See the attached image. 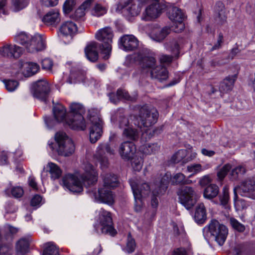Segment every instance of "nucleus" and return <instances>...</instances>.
Wrapping results in <instances>:
<instances>
[{
  "instance_id": "1",
  "label": "nucleus",
  "mask_w": 255,
  "mask_h": 255,
  "mask_svg": "<svg viewBox=\"0 0 255 255\" xmlns=\"http://www.w3.org/2000/svg\"><path fill=\"white\" fill-rule=\"evenodd\" d=\"M85 173L78 178L72 174H66L62 179V185L69 191L80 193L83 190V185L86 187L95 184L98 180V173L94 166L89 163L85 164Z\"/></svg>"
},
{
  "instance_id": "2",
  "label": "nucleus",
  "mask_w": 255,
  "mask_h": 255,
  "mask_svg": "<svg viewBox=\"0 0 255 255\" xmlns=\"http://www.w3.org/2000/svg\"><path fill=\"white\" fill-rule=\"evenodd\" d=\"M55 142H48L51 149L59 155L67 157L75 151V145L72 140L64 132L59 131L55 135Z\"/></svg>"
},
{
  "instance_id": "3",
  "label": "nucleus",
  "mask_w": 255,
  "mask_h": 255,
  "mask_svg": "<svg viewBox=\"0 0 255 255\" xmlns=\"http://www.w3.org/2000/svg\"><path fill=\"white\" fill-rule=\"evenodd\" d=\"M71 119L67 121L68 126L73 129L84 130L85 128V122L83 115L85 113V108L79 103H72L70 105Z\"/></svg>"
},
{
  "instance_id": "4",
  "label": "nucleus",
  "mask_w": 255,
  "mask_h": 255,
  "mask_svg": "<svg viewBox=\"0 0 255 255\" xmlns=\"http://www.w3.org/2000/svg\"><path fill=\"white\" fill-rule=\"evenodd\" d=\"M130 184L135 200L134 211L136 212H140L144 206L143 199L148 196L150 192V187L145 182L138 183L134 181H130Z\"/></svg>"
},
{
  "instance_id": "5",
  "label": "nucleus",
  "mask_w": 255,
  "mask_h": 255,
  "mask_svg": "<svg viewBox=\"0 0 255 255\" xmlns=\"http://www.w3.org/2000/svg\"><path fill=\"white\" fill-rule=\"evenodd\" d=\"M113 37V31L109 26L99 29L95 34L96 39L102 42L101 44L102 47L101 53L105 55L103 57L104 59H108L110 57Z\"/></svg>"
},
{
  "instance_id": "6",
  "label": "nucleus",
  "mask_w": 255,
  "mask_h": 255,
  "mask_svg": "<svg viewBox=\"0 0 255 255\" xmlns=\"http://www.w3.org/2000/svg\"><path fill=\"white\" fill-rule=\"evenodd\" d=\"M88 118L92 124L90 129V140L91 143H94L102 136L103 123L97 110L91 109L89 110Z\"/></svg>"
},
{
  "instance_id": "7",
  "label": "nucleus",
  "mask_w": 255,
  "mask_h": 255,
  "mask_svg": "<svg viewBox=\"0 0 255 255\" xmlns=\"http://www.w3.org/2000/svg\"><path fill=\"white\" fill-rule=\"evenodd\" d=\"M99 225L95 226V229L98 233L109 234L115 236L117 234L113 227V224L111 213L101 209L99 211Z\"/></svg>"
},
{
  "instance_id": "8",
  "label": "nucleus",
  "mask_w": 255,
  "mask_h": 255,
  "mask_svg": "<svg viewBox=\"0 0 255 255\" xmlns=\"http://www.w3.org/2000/svg\"><path fill=\"white\" fill-rule=\"evenodd\" d=\"M204 230L210 234V237L220 246L224 244L228 234V228L216 220H212L208 226L204 228Z\"/></svg>"
},
{
  "instance_id": "9",
  "label": "nucleus",
  "mask_w": 255,
  "mask_h": 255,
  "mask_svg": "<svg viewBox=\"0 0 255 255\" xmlns=\"http://www.w3.org/2000/svg\"><path fill=\"white\" fill-rule=\"evenodd\" d=\"M158 116L156 109L145 105L139 109L138 116L141 126L148 128L157 122Z\"/></svg>"
},
{
  "instance_id": "10",
  "label": "nucleus",
  "mask_w": 255,
  "mask_h": 255,
  "mask_svg": "<svg viewBox=\"0 0 255 255\" xmlns=\"http://www.w3.org/2000/svg\"><path fill=\"white\" fill-rule=\"evenodd\" d=\"M165 7L163 0H155L145 8L141 19L146 21L155 20L161 15Z\"/></svg>"
},
{
  "instance_id": "11",
  "label": "nucleus",
  "mask_w": 255,
  "mask_h": 255,
  "mask_svg": "<svg viewBox=\"0 0 255 255\" xmlns=\"http://www.w3.org/2000/svg\"><path fill=\"white\" fill-rule=\"evenodd\" d=\"M177 194L181 204L188 210L191 209L197 202L196 193L191 187H182Z\"/></svg>"
},
{
  "instance_id": "12",
  "label": "nucleus",
  "mask_w": 255,
  "mask_h": 255,
  "mask_svg": "<svg viewBox=\"0 0 255 255\" xmlns=\"http://www.w3.org/2000/svg\"><path fill=\"white\" fill-rule=\"evenodd\" d=\"M114 152L115 150L111 147L109 143H102L99 145L94 155V159L100 164L102 170L106 169L109 165L107 154L113 155Z\"/></svg>"
},
{
  "instance_id": "13",
  "label": "nucleus",
  "mask_w": 255,
  "mask_h": 255,
  "mask_svg": "<svg viewBox=\"0 0 255 255\" xmlns=\"http://www.w3.org/2000/svg\"><path fill=\"white\" fill-rule=\"evenodd\" d=\"M168 16L171 21L174 22L172 27L175 32H180L184 30L185 26L183 20L185 15L181 9L175 6L169 8Z\"/></svg>"
},
{
  "instance_id": "14",
  "label": "nucleus",
  "mask_w": 255,
  "mask_h": 255,
  "mask_svg": "<svg viewBox=\"0 0 255 255\" xmlns=\"http://www.w3.org/2000/svg\"><path fill=\"white\" fill-rule=\"evenodd\" d=\"M50 92L49 84L45 80H38L33 84V97L42 102H47Z\"/></svg>"
},
{
  "instance_id": "15",
  "label": "nucleus",
  "mask_w": 255,
  "mask_h": 255,
  "mask_svg": "<svg viewBox=\"0 0 255 255\" xmlns=\"http://www.w3.org/2000/svg\"><path fill=\"white\" fill-rule=\"evenodd\" d=\"M135 59L139 61L143 68H148L152 70L155 67L156 64L154 54L147 49L140 50L137 52Z\"/></svg>"
},
{
  "instance_id": "16",
  "label": "nucleus",
  "mask_w": 255,
  "mask_h": 255,
  "mask_svg": "<svg viewBox=\"0 0 255 255\" xmlns=\"http://www.w3.org/2000/svg\"><path fill=\"white\" fill-rule=\"evenodd\" d=\"M168 184V180H166L165 177H164L161 179L159 186L152 191L151 206L154 210H156L158 206V197L160 194H163L165 192L167 188Z\"/></svg>"
},
{
  "instance_id": "17",
  "label": "nucleus",
  "mask_w": 255,
  "mask_h": 255,
  "mask_svg": "<svg viewBox=\"0 0 255 255\" xmlns=\"http://www.w3.org/2000/svg\"><path fill=\"white\" fill-rule=\"evenodd\" d=\"M243 196H248L250 194L255 191V177L249 178L242 182L241 185L237 188H234V194L237 196L236 190Z\"/></svg>"
},
{
  "instance_id": "18",
  "label": "nucleus",
  "mask_w": 255,
  "mask_h": 255,
  "mask_svg": "<svg viewBox=\"0 0 255 255\" xmlns=\"http://www.w3.org/2000/svg\"><path fill=\"white\" fill-rule=\"evenodd\" d=\"M22 52L21 47L11 44H6L0 49V55L8 58H18L20 56Z\"/></svg>"
},
{
  "instance_id": "19",
  "label": "nucleus",
  "mask_w": 255,
  "mask_h": 255,
  "mask_svg": "<svg viewBox=\"0 0 255 255\" xmlns=\"http://www.w3.org/2000/svg\"><path fill=\"white\" fill-rule=\"evenodd\" d=\"M45 47L43 38L41 35L36 34L31 38L29 44L26 46V49L29 52L34 53L44 50Z\"/></svg>"
},
{
  "instance_id": "20",
  "label": "nucleus",
  "mask_w": 255,
  "mask_h": 255,
  "mask_svg": "<svg viewBox=\"0 0 255 255\" xmlns=\"http://www.w3.org/2000/svg\"><path fill=\"white\" fill-rule=\"evenodd\" d=\"M121 46L126 51H131L136 49L138 46V41L132 35H125L119 40Z\"/></svg>"
},
{
  "instance_id": "21",
  "label": "nucleus",
  "mask_w": 255,
  "mask_h": 255,
  "mask_svg": "<svg viewBox=\"0 0 255 255\" xmlns=\"http://www.w3.org/2000/svg\"><path fill=\"white\" fill-rule=\"evenodd\" d=\"M95 199L100 202L112 205L114 202V197L111 189L102 187L99 189L98 193H94Z\"/></svg>"
},
{
  "instance_id": "22",
  "label": "nucleus",
  "mask_w": 255,
  "mask_h": 255,
  "mask_svg": "<svg viewBox=\"0 0 255 255\" xmlns=\"http://www.w3.org/2000/svg\"><path fill=\"white\" fill-rule=\"evenodd\" d=\"M136 151L134 144L130 141H125L121 144L119 153L122 158L125 160L130 159Z\"/></svg>"
},
{
  "instance_id": "23",
  "label": "nucleus",
  "mask_w": 255,
  "mask_h": 255,
  "mask_svg": "<svg viewBox=\"0 0 255 255\" xmlns=\"http://www.w3.org/2000/svg\"><path fill=\"white\" fill-rule=\"evenodd\" d=\"M101 50L102 47L98 42L93 41L88 44L85 48V53L87 59L91 62H95L98 59L99 49Z\"/></svg>"
},
{
  "instance_id": "24",
  "label": "nucleus",
  "mask_w": 255,
  "mask_h": 255,
  "mask_svg": "<svg viewBox=\"0 0 255 255\" xmlns=\"http://www.w3.org/2000/svg\"><path fill=\"white\" fill-rule=\"evenodd\" d=\"M215 20L219 24H223L227 20V13L223 3L220 1L216 2L214 8Z\"/></svg>"
},
{
  "instance_id": "25",
  "label": "nucleus",
  "mask_w": 255,
  "mask_h": 255,
  "mask_svg": "<svg viewBox=\"0 0 255 255\" xmlns=\"http://www.w3.org/2000/svg\"><path fill=\"white\" fill-rule=\"evenodd\" d=\"M53 113L55 119L58 122H64L68 126L67 122L71 119L70 115L66 116V110L63 105L58 104L54 106Z\"/></svg>"
},
{
  "instance_id": "26",
  "label": "nucleus",
  "mask_w": 255,
  "mask_h": 255,
  "mask_svg": "<svg viewBox=\"0 0 255 255\" xmlns=\"http://www.w3.org/2000/svg\"><path fill=\"white\" fill-rule=\"evenodd\" d=\"M94 2V0H87L77 8L73 14L72 18L77 21H83L85 15V10L89 8Z\"/></svg>"
},
{
  "instance_id": "27",
  "label": "nucleus",
  "mask_w": 255,
  "mask_h": 255,
  "mask_svg": "<svg viewBox=\"0 0 255 255\" xmlns=\"http://www.w3.org/2000/svg\"><path fill=\"white\" fill-rule=\"evenodd\" d=\"M152 78L157 79L160 82L166 80L168 77V72L167 69L162 66L154 67L150 72Z\"/></svg>"
},
{
  "instance_id": "28",
  "label": "nucleus",
  "mask_w": 255,
  "mask_h": 255,
  "mask_svg": "<svg viewBox=\"0 0 255 255\" xmlns=\"http://www.w3.org/2000/svg\"><path fill=\"white\" fill-rule=\"evenodd\" d=\"M76 24L71 21H67L63 23L60 27V32L63 36L72 37L77 32Z\"/></svg>"
},
{
  "instance_id": "29",
  "label": "nucleus",
  "mask_w": 255,
  "mask_h": 255,
  "mask_svg": "<svg viewBox=\"0 0 255 255\" xmlns=\"http://www.w3.org/2000/svg\"><path fill=\"white\" fill-rule=\"evenodd\" d=\"M103 182V187L110 189H113L119 184L117 176L112 173H104L102 174Z\"/></svg>"
},
{
  "instance_id": "30",
  "label": "nucleus",
  "mask_w": 255,
  "mask_h": 255,
  "mask_svg": "<svg viewBox=\"0 0 255 255\" xmlns=\"http://www.w3.org/2000/svg\"><path fill=\"white\" fill-rule=\"evenodd\" d=\"M58 9H52L43 16L42 21L48 25L56 24L60 21Z\"/></svg>"
},
{
  "instance_id": "31",
  "label": "nucleus",
  "mask_w": 255,
  "mask_h": 255,
  "mask_svg": "<svg viewBox=\"0 0 255 255\" xmlns=\"http://www.w3.org/2000/svg\"><path fill=\"white\" fill-rule=\"evenodd\" d=\"M236 78V75H234L229 76L224 79L219 86V89L220 92L224 93L231 91L233 87Z\"/></svg>"
},
{
  "instance_id": "32",
  "label": "nucleus",
  "mask_w": 255,
  "mask_h": 255,
  "mask_svg": "<svg viewBox=\"0 0 255 255\" xmlns=\"http://www.w3.org/2000/svg\"><path fill=\"white\" fill-rule=\"evenodd\" d=\"M194 219L198 224H203L206 220V210L203 203H199L196 207Z\"/></svg>"
},
{
  "instance_id": "33",
  "label": "nucleus",
  "mask_w": 255,
  "mask_h": 255,
  "mask_svg": "<svg viewBox=\"0 0 255 255\" xmlns=\"http://www.w3.org/2000/svg\"><path fill=\"white\" fill-rule=\"evenodd\" d=\"M124 12L127 16L134 17L138 15L141 11V7L132 2L124 5Z\"/></svg>"
},
{
  "instance_id": "34",
  "label": "nucleus",
  "mask_w": 255,
  "mask_h": 255,
  "mask_svg": "<svg viewBox=\"0 0 255 255\" xmlns=\"http://www.w3.org/2000/svg\"><path fill=\"white\" fill-rule=\"evenodd\" d=\"M47 171L50 174L52 180H55L59 179L62 173L61 169L56 164L53 162H49L47 165Z\"/></svg>"
},
{
  "instance_id": "35",
  "label": "nucleus",
  "mask_w": 255,
  "mask_h": 255,
  "mask_svg": "<svg viewBox=\"0 0 255 255\" xmlns=\"http://www.w3.org/2000/svg\"><path fill=\"white\" fill-rule=\"evenodd\" d=\"M219 192V187L215 184H210L205 187L203 192L204 198L208 199H211L216 197Z\"/></svg>"
},
{
  "instance_id": "36",
  "label": "nucleus",
  "mask_w": 255,
  "mask_h": 255,
  "mask_svg": "<svg viewBox=\"0 0 255 255\" xmlns=\"http://www.w3.org/2000/svg\"><path fill=\"white\" fill-rule=\"evenodd\" d=\"M83 76V72L79 67H73L70 71L67 82L69 84H75L80 81Z\"/></svg>"
},
{
  "instance_id": "37",
  "label": "nucleus",
  "mask_w": 255,
  "mask_h": 255,
  "mask_svg": "<svg viewBox=\"0 0 255 255\" xmlns=\"http://www.w3.org/2000/svg\"><path fill=\"white\" fill-rule=\"evenodd\" d=\"M246 172V168L243 165H238L233 168L230 174V178L231 180H237L241 178Z\"/></svg>"
},
{
  "instance_id": "38",
  "label": "nucleus",
  "mask_w": 255,
  "mask_h": 255,
  "mask_svg": "<svg viewBox=\"0 0 255 255\" xmlns=\"http://www.w3.org/2000/svg\"><path fill=\"white\" fill-rule=\"evenodd\" d=\"M22 66L25 69L24 73L27 76H31L35 74L39 70V66L36 63L26 62L24 63Z\"/></svg>"
},
{
  "instance_id": "39",
  "label": "nucleus",
  "mask_w": 255,
  "mask_h": 255,
  "mask_svg": "<svg viewBox=\"0 0 255 255\" xmlns=\"http://www.w3.org/2000/svg\"><path fill=\"white\" fill-rule=\"evenodd\" d=\"M170 28L165 26L158 31L153 33L152 35V39L157 42L163 41L165 37L170 33Z\"/></svg>"
},
{
  "instance_id": "40",
  "label": "nucleus",
  "mask_w": 255,
  "mask_h": 255,
  "mask_svg": "<svg viewBox=\"0 0 255 255\" xmlns=\"http://www.w3.org/2000/svg\"><path fill=\"white\" fill-rule=\"evenodd\" d=\"M123 134L127 138L133 141H135L139 138V132L138 130L133 128L132 126L124 129Z\"/></svg>"
},
{
  "instance_id": "41",
  "label": "nucleus",
  "mask_w": 255,
  "mask_h": 255,
  "mask_svg": "<svg viewBox=\"0 0 255 255\" xmlns=\"http://www.w3.org/2000/svg\"><path fill=\"white\" fill-rule=\"evenodd\" d=\"M29 246L28 240L26 238H22L17 242L16 249L18 253L24 254L28 252Z\"/></svg>"
},
{
  "instance_id": "42",
  "label": "nucleus",
  "mask_w": 255,
  "mask_h": 255,
  "mask_svg": "<svg viewBox=\"0 0 255 255\" xmlns=\"http://www.w3.org/2000/svg\"><path fill=\"white\" fill-rule=\"evenodd\" d=\"M165 46L167 49L170 50L176 57L178 58L179 57L180 53V45L179 41L173 39L170 42L169 44H165Z\"/></svg>"
},
{
  "instance_id": "43",
  "label": "nucleus",
  "mask_w": 255,
  "mask_h": 255,
  "mask_svg": "<svg viewBox=\"0 0 255 255\" xmlns=\"http://www.w3.org/2000/svg\"><path fill=\"white\" fill-rule=\"evenodd\" d=\"M159 149L157 143H151L143 145L141 147L142 152L145 154L155 153Z\"/></svg>"
},
{
  "instance_id": "44",
  "label": "nucleus",
  "mask_w": 255,
  "mask_h": 255,
  "mask_svg": "<svg viewBox=\"0 0 255 255\" xmlns=\"http://www.w3.org/2000/svg\"><path fill=\"white\" fill-rule=\"evenodd\" d=\"M107 11V8L106 6L100 3H95L92 10V15L99 17L106 14Z\"/></svg>"
},
{
  "instance_id": "45",
  "label": "nucleus",
  "mask_w": 255,
  "mask_h": 255,
  "mask_svg": "<svg viewBox=\"0 0 255 255\" xmlns=\"http://www.w3.org/2000/svg\"><path fill=\"white\" fill-rule=\"evenodd\" d=\"M32 37L25 32H21L16 36V39L19 44L24 46L26 48V46L29 44Z\"/></svg>"
},
{
  "instance_id": "46",
  "label": "nucleus",
  "mask_w": 255,
  "mask_h": 255,
  "mask_svg": "<svg viewBox=\"0 0 255 255\" xmlns=\"http://www.w3.org/2000/svg\"><path fill=\"white\" fill-rule=\"evenodd\" d=\"M43 255H59V250L56 245L49 243L44 249Z\"/></svg>"
},
{
  "instance_id": "47",
  "label": "nucleus",
  "mask_w": 255,
  "mask_h": 255,
  "mask_svg": "<svg viewBox=\"0 0 255 255\" xmlns=\"http://www.w3.org/2000/svg\"><path fill=\"white\" fill-rule=\"evenodd\" d=\"M143 159L141 156H136L132 158L131 166L134 171H139L143 165Z\"/></svg>"
},
{
  "instance_id": "48",
  "label": "nucleus",
  "mask_w": 255,
  "mask_h": 255,
  "mask_svg": "<svg viewBox=\"0 0 255 255\" xmlns=\"http://www.w3.org/2000/svg\"><path fill=\"white\" fill-rule=\"evenodd\" d=\"M136 248L135 240L131 237L130 234L128 236L125 251L128 254L133 253Z\"/></svg>"
},
{
  "instance_id": "49",
  "label": "nucleus",
  "mask_w": 255,
  "mask_h": 255,
  "mask_svg": "<svg viewBox=\"0 0 255 255\" xmlns=\"http://www.w3.org/2000/svg\"><path fill=\"white\" fill-rule=\"evenodd\" d=\"M221 205L226 206L230 200L229 189L227 186L224 187L222 193L219 196Z\"/></svg>"
},
{
  "instance_id": "50",
  "label": "nucleus",
  "mask_w": 255,
  "mask_h": 255,
  "mask_svg": "<svg viewBox=\"0 0 255 255\" xmlns=\"http://www.w3.org/2000/svg\"><path fill=\"white\" fill-rule=\"evenodd\" d=\"M3 83L6 90L9 92L14 91L19 85L18 81L16 80H4Z\"/></svg>"
},
{
  "instance_id": "51",
  "label": "nucleus",
  "mask_w": 255,
  "mask_h": 255,
  "mask_svg": "<svg viewBox=\"0 0 255 255\" xmlns=\"http://www.w3.org/2000/svg\"><path fill=\"white\" fill-rule=\"evenodd\" d=\"M231 165L226 164L217 173V176L220 180H222L226 176L228 172L231 169Z\"/></svg>"
},
{
  "instance_id": "52",
  "label": "nucleus",
  "mask_w": 255,
  "mask_h": 255,
  "mask_svg": "<svg viewBox=\"0 0 255 255\" xmlns=\"http://www.w3.org/2000/svg\"><path fill=\"white\" fill-rule=\"evenodd\" d=\"M230 223L232 227L239 232H243L245 230V226L234 218H230Z\"/></svg>"
},
{
  "instance_id": "53",
  "label": "nucleus",
  "mask_w": 255,
  "mask_h": 255,
  "mask_svg": "<svg viewBox=\"0 0 255 255\" xmlns=\"http://www.w3.org/2000/svg\"><path fill=\"white\" fill-rule=\"evenodd\" d=\"M28 0H12V3L16 10L18 11L26 7Z\"/></svg>"
},
{
  "instance_id": "54",
  "label": "nucleus",
  "mask_w": 255,
  "mask_h": 255,
  "mask_svg": "<svg viewBox=\"0 0 255 255\" xmlns=\"http://www.w3.org/2000/svg\"><path fill=\"white\" fill-rule=\"evenodd\" d=\"M117 96L119 99H123L130 101L134 100V98L130 96L128 93L124 90L118 89L117 90Z\"/></svg>"
},
{
  "instance_id": "55",
  "label": "nucleus",
  "mask_w": 255,
  "mask_h": 255,
  "mask_svg": "<svg viewBox=\"0 0 255 255\" xmlns=\"http://www.w3.org/2000/svg\"><path fill=\"white\" fill-rule=\"evenodd\" d=\"M76 4L75 0H66L63 4V9L65 13H69Z\"/></svg>"
},
{
  "instance_id": "56",
  "label": "nucleus",
  "mask_w": 255,
  "mask_h": 255,
  "mask_svg": "<svg viewBox=\"0 0 255 255\" xmlns=\"http://www.w3.org/2000/svg\"><path fill=\"white\" fill-rule=\"evenodd\" d=\"M185 176L181 173H178L175 174L172 178V183L173 184H183L184 181Z\"/></svg>"
},
{
  "instance_id": "57",
  "label": "nucleus",
  "mask_w": 255,
  "mask_h": 255,
  "mask_svg": "<svg viewBox=\"0 0 255 255\" xmlns=\"http://www.w3.org/2000/svg\"><path fill=\"white\" fill-rule=\"evenodd\" d=\"M203 170V169L200 164H193L187 166V170L189 172H192L193 174H197Z\"/></svg>"
},
{
  "instance_id": "58",
  "label": "nucleus",
  "mask_w": 255,
  "mask_h": 255,
  "mask_svg": "<svg viewBox=\"0 0 255 255\" xmlns=\"http://www.w3.org/2000/svg\"><path fill=\"white\" fill-rule=\"evenodd\" d=\"M11 193L14 197L20 198L23 194V190L20 187H14L11 189Z\"/></svg>"
},
{
  "instance_id": "59",
  "label": "nucleus",
  "mask_w": 255,
  "mask_h": 255,
  "mask_svg": "<svg viewBox=\"0 0 255 255\" xmlns=\"http://www.w3.org/2000/svg\"><path fill=\"white\" fill-rule=\"evenodd\" d=\"M173 56L162 54L160 56L159 61L162 64L169 65L173 60Z\"/></svg>"
},
{
  "instance_id": "60",
  "label": "nucleus",
  "mask_w": 255,
  "mask_h": 255,
  "mask_svg": "<svg viewBox=\"0 0 255 255\" xmlns=\"http://www.w3.org/2000/svg\"><path fill=\"white\" fill-rule=\"evenodd\" d=\"M41 66L43 69L51 70L53 66V62L50 59L45 58L42 61Z\"/></svg>"
},
{
  "instance_id": "61",
  "label": "nucleus",
  "mask_w": 255,
  "mask_h": 255,
  "mask_svg": "<svg viewBox=\"0 0 255 255\" xmlns=\"http://www.w3.org/2000/svg\"><path fill=\"white\" fill-rule=\"evenodd\" d=\"M185 151L180 150L175 153L172 157L171 160L174 163L180 162L183 158Z\"/></svg>"
},
{
  "instance_id": "62",
  "label": "nucleus",
  "mask_w": 255,
  "mask_h": 255,
  "mask_svg": "<svg viewBox=\"0 0 255 255\" xmlns=\"http://www.w3.org/2000/svg\"><path fill=\"white\" fill-rule=\"evenodd\" d=\"M223 42V35L220 32L219 34L217 42L211 48L210 51H213L215 50L220 49L221 47L222 44Z\"/></svg>"
},
{
  "instance_id": "63",
  "label": "nucleus",
  "mask_w": 255,
  "mask_h": 255,
  "mask_svg": "<svg viewBox=\"0 0 255 255\" xmlns=\"http://www.w3.org/2000/svg\"><path fill=\"white\" fill-rule=\"evenodd\" d=\"M130 126L129 125V121L127 118L125 117H121L119 120V128L124 130L127 128H129Z\"/></svg>"
},
{
  "instance_id": "64",
  "label": "nucleus",
  "mask_w": 255,
  "mask_h": 255,
  "mask_svg": "<svg viewBox=\"0 0 255 255\" xmlns=\"http://www.w3.org/2000/svg\"><path fill=\"white\" fill-rule=\"evenodd\" d=\"M11 248L9 245L6 244H0V255H11L10 252Z\"/></svg>"
}]
</instances>
